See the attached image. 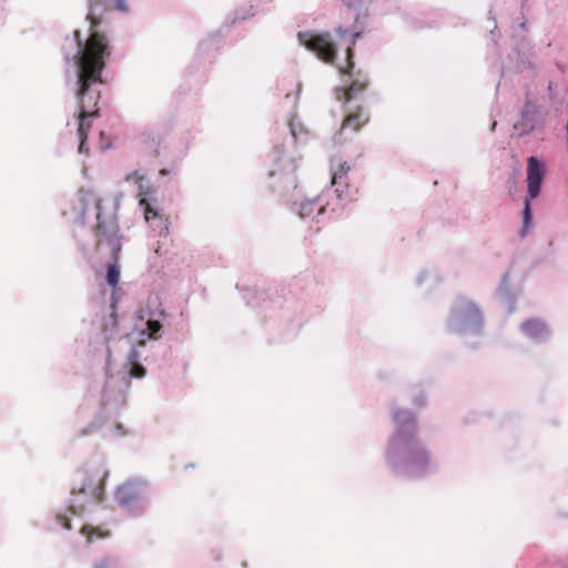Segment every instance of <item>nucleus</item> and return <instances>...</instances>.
<instances>
[{"mask_svg": "<svg viewBox=\"0 0 568 568\" xmlns=\"http://www.w3.org/2000/svg\"><path fill=\"white\" fill-rule=\"evenodd\" d=\"M361 36L359 32H355L353 34V41H352V44L347 47L346 49V64L345 65H342L339 67V72L343 73V74H349L351 71L353 70L354 68V61H353V45L355 44V41L356 39Z\"/></svg>", "mask_w": 568, "mask_h": 568, "instance_id": "2eb2a0df", "label": "nucleus"}, {"mask_svg": "<svg viewBox=\"0 0 568 568\" xmlns=\"http://www.w3.org/2000/svg\"><path fill=\"white\" fill-rule=\"evenodd\" d=\"M130 362L132 364V367L130 371L131 376L136 377V378L144 377L146 372H145V368L141 364L138 363V353L135 351H133L130 354Z\"/></svg>", "mask_w": 568, "mask_h": 568, "instance_id": "f3484780", "label": "nucleus"}, {"mask_svg": "<svg viewBox=\"0 0 568 568\" xmlns=\"http://www.w3.org/2000/svg\"><path fill=\"white\" fill-rule=\"evenodd\" d=\"M409 427H410L412 433H415V425L413 422H410Z\"/></svg>", "mask_w": 568, "mask_h": 568, "instance_id": "b1692460", "label": "nucleus"}, {"mask_svg": "<svg viewBox=\"0 0 568 568\" xmlns=\"http://www.w3.org/2000/svg\"><path fill=\"white\" fill-rule=\"evenodd\" d=\"M81 532L85 535L89 540H92L93 537L103 538L109 536V531L103 530L101 527H93L90 525H84L81 528Z\"/></svg>", "mask_w": 568, "mask_h": 568, "instance_id": "a211bd4d", "label": "nucleus"}, {"mask_svg": "<svg viewBox=\"0 0 568 568\" xmlns=\"http://www.w3.org/2000/svg\"><path fill=\"white\" fill-rule=\"evenodd\" d=\"M146 485L142 481L130 480L121 485L115 491V500L123 507H129L145 496Z\"/></svg>", "mask_w": 568, "mask_h": 568, "instance_id": "0eeeda50", "label": "nucleus"}, {"mask_svg": "<svg viewBox=\"0 0 568 568\" xmlns=\"http://www.w3.org/2000/svg\"><path fill=\"white\" fill-rule=\"evenodd\" d=\"M80 202L82 204L83 214L87 213L88 206L92 204L97 213V225L94 233L98 239L97 246L105 244L110 247L112 258L119 260V253L121 251V235L120 227L115 216L111 215L103 217L101 213V200L90 191H80Z\"/></svg>", "mask_w": 568, "mask_h": 568, "instance_id": "f03ea898", "label": "nucleus"}, {"mask_svg": "<svg viewBox=\"0 0 568 568\" xmlns=\"http://www.w3.org/2000/svg\"><path fill=\"white\" fill-rule=\"evenodd\" d=\"M153 193L154 191L151 187H139V205L143 210L146 222L154 219H162L161 211L158 207V201L153 197Z\"/></svg>", "mask_w": 568, "mask_h": 568, "instance_id": "6e6552de", "label": "nucleus"}, {"mask_svg": "<svg viewBox=\"0 0 568 568\" xmlns=\"http://www.w3.org/2000/svg\"><path fill=\"white\" fill-rule=\"evenodd\" d=\"M300 40L306 48L316 52V54L325 62H333L335 59L336 48L329 40L327 34L300 33Z\"/></svg>", "mask_w": 568, "mask_h": 568, "instance_id": "423d86ee", "label": "nucleus"}, {"mask_svg": "<svg viewBox=\"0 0 568 568\" xmlns=\"http://www.w3.org/2000/svg\"><path fill=\"white\" fill-rule=\"evenodd\" d=\"M120 281V267L118 265V260L113 258V263L108 266L106 270V282L113 288H116Z\"/></svg>", "mask_w": 568, "mask_h": 568, "instance_id": "dca6fc26", "label": "nucleus"}, {"mask_svg": "<svg viewBox=\"0 0 568 568\" xmlns=\"http://www.w3.org/2000/svg\"><path fill=\"white\" fill-rule=\"evenodd\" d=\"M456 312L465 323L471 322L475 325L481 324V316L478 307L468 300L459 301L458 305L456 306Z\"/></svg>", "mask_w": 568, "mask_h": 568, "instance_id": "9b49d317", "label": "nucleus"}, {"mask_svg": "<svg viewBox=\"0 0 568 568\" xmlns=\"http://www.w3.org/2000/svg\"><path fill=\"white\" fill-rule=\"evenodd\" d=\"M55 519L64 529H71V521L67 516L59 514L57 515Z\"/></svg>", "mask_w": 568, "mask_h": 568, "instance_id": "4be33fe9", "label": "nucleus"}, {"mask_svg": "<svg viewBox=\"0 0 568 568\" xmlns=\"http://www.w3.org/2000/svg\"><path fill=\"white\" fill-rule=\"evenodd\" d=\"M70 509H71V511H72L73 514H77V510L74 509V506H73V505H71V506H70Z\"/></svg>", "mask_w": 568, "mask_h": 568, "instance_id": "393cba45", "label": "nucleus"}, {"mask_svg": "<svg viewBox=\"0 0 568 568\" xmlns=\"http://www.w3.org/2000/svg\"><path fill=\"white\" fill-rule=\"evenodd\" d=\"M114 3H115V7L121 10V11H126L128 8H126V4L123 0H113Z\"/></svg>", "mask_w": 568, "mask_h": 568, "instance_id": "5701e85b", "label": "nucleus"}, {"mask_svg": "<svg viewBox=\"0 0 568 568\" xmlns=\"http://www.w3.org/2000/svg\"><path fill=\"white\" fill-rule=\"evenodd\" d=\"M368 87V80L365 77L355 79L347 88L336 90V98L338 101L348 103L357 95L363 93Z\"/></svg>", "mask_w": 568, "mask_h": 568, "instance_id": "1a4fd4ad", "label": "nucleus"}, {"mask_svg": "<svg viewBox=\"0 0 568 568\" xmlns=\"http://www.w3.org/2000/svg\"><path fill=\"white\" fill-rule=\"evenodd\" d=\"M92 568H120V566L113 558L104 557L97 561Z\"/></svg>", "mask_w": 568, "mask_h": 568, "instance_id": "aec40b11", "label": "nucleus"}, {"mask_svg": "<svg viewBox=\"0 0 568 568\" xmlns=\"http://www.w3.org/2000/svg\"><path fill=\"white\" fill-rule=\"evenodd\" d=\"M80 485L72 488V494H83L93 501L100 503L104 496V480L108 476L102 464L87 466L79 471Z\"/></svg>", "mask_w": 568, "mask_h": 568, "instance_id": "7ed1b4c3", "label": "nucleus"}, {"mask_svg": "<svg viewBox=\"0 0 568 568\" xmlns=\"http://www.w3.org/2000/svg\"><path fill=\"white\" fill-rule=\"evenodd\" d=\"M316 212V214H323L325 212V205L320 204L318 200H307L298 204L297 214L302 217H310Z\"/></svg>", "mask_w": 568, "mask_h": 568, "instance_id": "ddd939ff", "label": "nucleus"}, {"mask_svg": "<svg viewBox=\"0 0 568 568\" xmlns=\"http://www.w3.org/2000/svg\"><path fill=\"white\" fill-rule=\"evenodd\" d=\"M521 329L530 337H538L545 332V325L539 320H528L521 325Z\"/></svg>", "mask_w": 568, "mask_h": 568, "instance_id": "4468645a", "label": "nucleus"}, {"mask_svg": "<svg viewBox=\"0 0 568 568\" xmlns=\"http://www.w3.org/2000/svg\"><path fill=\"white\" fill-rule=\"evenodd\" d=\"M351 166L346 163H338L332 166V185L339 200L353 201L358 193L356 184L352 183L348 176Z\"/></svg>", "mask_w": 568, "mask_h": 568, "instance_id": "39448f33", "label": "nucleus"}, {"mask_svg": "<svg viewBox=\"0 0 568 568\" xmlns=\"http://www.w3.org/2000/svg\"><path fill=\"white\" fill-rule=\"evenodd\" d=\"M116 302L111 304V313L103 320L102 331L106 342L113 338L118 331Z\"/></svg>", "mask_w": 568, "mask_h": 568, "instance_id": "f8f14e48", "label": "nucleus"}, {"mask_svg": "<svg viewBox=\"0 0 568 568\" xmlns=\"http://www.w3.org/2000/svg\"><path fill=\"white\" fill-rule=\"evenodd\" d=\"M99 4L98 0L90 1V11L87 19L91 23V33L87 40L81 39V32L74 31V38L78 45V52L73 57L77 65V87L74 95L78 106V136L80 140L79 152L88 153L87 140L91 130L89 119L99 116L98 103L101 98L99 85L103 84L102 72L105 68V61L111 55V47L108 38L98 32L95 28L100 24V19L94 12Z\"/></svg>", "mask_w": 568, "mask_h": 568, "instance_id": "f257e3e1", "label": "nucleus"}, {"mask_svg": "<svg viewBox=\"0 0 568 568\" xmlns=\"http://www.w3.org/2000/svg\"><path fill=\"white\" fill-rule=\"evenodd\" d=\"M125 180L126 181L133 180L135 183H139L140 187H141V186H143L142 181L144 180V176L142 174H140L138 171H134V172L128 174Z\"/></svg>", "mask_w": 568, "mask_h": 568, "instance_id": "412c9836", "label": "nucleus"}, {"mask_svg": "<svg viewBox=\"0 0 568 568\" xmlns=\"http://www.w3.org/2000/svg\"><path fill=\"white\" fill-rule=\"evenodd\" d=\"M369 114L363 106H357L355 110L348 112L342 123V130H352L357 132L361 128L367 124Z\"/></svg>", "mask_w": 568, "mask_h": 568, "instance_id": "9d476101", "label": "nucleus"}, {"mask_svg": "<svg viewBox=\"0 0 568 568\" xmlns=\"http://www.w3.org/2000/svg\"><path fill=\"white\" fill-rule=\"evenodd\" d=\"M148 327V335L152 339H159L161 337L160 331L162 328V325L159 321L149 320L146 322Z\"/></svg>", "mask_w": 568, "mask_h": 568, "instance_id": "6ab92c4d", "label": "nucleus"}, {"mask_svg": "<svg viewBox=\"0 0 568 568\" xmlns=\"http://www.w3.org/2000/svg\"><path fill=\"white\" fill-rule=\"evenodd\" d=\"M546 174L545 165L536 158L529 156L527 160V197L524 206V230L530 222V201L536 199L540 193L542 180Z\"/></svg>", "mask_w": 568, "mask_h": 568, "instance_id": "20e7f679", "label": "nucleus"}]
</instances>
